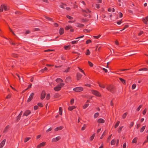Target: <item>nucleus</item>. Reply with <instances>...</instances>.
<instances>
[{"label": "nucleus", "instance_id": "f257e3e1", "mask_svg": "<svg viewBox=\"0 0 148 148\" xmlns=\"http://www.w3.org/2000/svg\"><path fill=\"white\" fill-rule=\"evenodd\" d=\"M64 83H60L54 88V90L56 91H58L61 90V88L64 86Z\"/></svg>", "mask_w": 148, "mask_h": 148}, {"label": "nucleus", "instance_id": "f03ea898", "mask_svg": "<svg viewBox=\"0 0 148 148\" xmlns=\"http://www.w3.org/2000/svg\"><path fill=\"white\" fill-rule=\"evenodd\" d=\"M106 89L112 93H114L115 92V90L114 87L112 86H109L107 87Z\"/></svg>", "mask_w": 148, "mask_h": 148}, {"label": "nucleus", "instance_id": "7ed1b4c3", "mask_svg": "<svg viewBox=\"0 0 148 148\" xmlns=\"http://www.w3.org/2000/svg\"><path fill=\"white\" fill-rule=\"evenodd\" d=\"M83 90V88L81 87H76L73 89V90L76 92H81Z\"/></svg>", "mask_w": 148, "mask_h": 148}, {"label": "nucleus", "instance_id": "20e7f679", "mask_svg": "<svg viewBox=\"0 0 148 148\" xmlns=\"http://www.w3.org/2000/svg\"><path fill=\"white\" fill-rule=\"evenodd\" d=\"M92 92L93 94L95 95L98 97H100L101 96L100 94L99 93V92L97 91L93 90L92 91Z\"/></svg>", "mask_w": 148, "mask_h": 148}, {"label": "nucleus", "instance_id": "39448f33", "mask_svg": "<svg viewBox=\"0 0 148 148\" xmlns=\"http://www.w3.org/2000/svg\"><path fill=\"white\" fill-rule=\"evenodd\" d=\"M34 94V93H32L30 95L29 98H28L27 102H29L31 101L33 98Z\"/></svg>", "mask_w": 148, "mask_h": 148}, {"label": "nucleus", "instance_id": "423d86ee", "mask_svg": "<svg viewBox=\"0 0 148 148\" xmlns=\"http://www.w3.org/2000/svg\"><path fill=\"white\" fill-rule=\"evenodd\" d=\"M61 139V137L60 136H58L56 137V138H53L52 139V142H55L57 141H58Z\"/></svg>", "mask_w": 148, "mask_h": 148}, {"label": "nucleus", "instance_id": "0eeeda50", "mask_svg": "<svg viewBox=\"0 0 148 148\" xmlns=\"http://www.w3.org/2000/svg\"><path fill=\"white\" fill-rule=\"evenodd\" d=\"M45 92L44 90H43L41 94V99L42 100L44 99L45 95Z\"/></svg>", "mask_w": 148, "mask_h": 148}, {"label": "nucleus", "instance_id": "6e6552de", "mask_svg": "<svg viewBox=\"0 0 148 148\" xmlns=\"http://www.w3.org/2000/svg\"><path fill=\"white\" fill-rule=\"evenodd\" d=\"M31 113V112L30 110H26L25 112H24L23 116H27L29 115Z\"/></svg>", "mask_w": 148, "mask_h": 148}, {"label": "nucleus", "instance_id": "1a4fd4ad", "mask_svg": "<svg viewBox=\"0 0 148 148\" xmlns=\"http://www.w3.org/2000/svg\"><path fill=\"white\" fill-rule=\"evenodd\" d=\"M142 21L145 24H147V21L148 22V16H147L146 17L144 18H143Z\"/></svg>", "mask_w": 148, "mask_h": 148}, {"label": "nucleus", "instance_id": "9d476101", "mask_svg": "<svg viewBox=\"0 0 148 148\" xmlns=\"http://www.w3.org/2000/svg\"><path fill=\"white\" fill-rule=\"evenodd\" d=\"M6 141V139H3L1 143L0 144V148H2L4 146Z\"/></svg>", "mask_w": 148, "mask_h": 148}, {"label": "nucleus", "instance_id": "9b49d317", "mask_svg": "<svg viewBox=\"0 0 148 148\" xmlns=\"http://www.w3.org/2000/svg\"><path fill=\"white\" fill-rule=\"evenodd\" d=\"M46 143L45 142H43L39 144L37 146V147L38 148H40L42 147H43L45 145H46Z\"/></svg>", "mask_w": 148, "mask_h": 148}, {"label": "nucleus", "instance_id": "f8f14e48", "mask_svg": "<svg viewBox=\"0 0 148 148\" xmlns=\"http://www.w3.org/2000/svg\"><path fill=\"white\" fill-rule=\"evenodd\" d=\"M82 76V75L79 73H78L77 74V80L80 79Z\"/></svg>", "mask_w": 148, "mask_h": 148}, {"label": "nucleus", "instance_id": "ddd939ff", "mask_svg": "<svg viewBox=\"0 0 148 148\" xmlns=\"http://www.w3.org/2000/svg\"><path fill=\"white\" fill-rule=\"evenodd\" d=\"M63 127L62 126H60L59 127H58L55 129L54 130L55 131H57L58 130H62L63 129Z\"/></svg>", "mask_w": 148, "mask_h": 148}, {"label": "nucleus", "instance_id": "4468645a", "mask_svg": "<svg viewBox=\"0 0 148 148\" xmlns=\"http://www.w3.org/2000/svg\"><path fill=\"white\" fill-rule=\"evenodd\" d=\"M56 81L58 83H62L63 80L60 78H58L56 79Z\"/></svg>", "mask_w": 148, "mask_h": 148}, {"label": "nucleus", "instance_id": "2eb2a0df", "mask_svg": "<svg viewBox=\"0 0 148 148\" xmlns=\"http://www.w3.org/2000/svg\"><path fill=\"white\" fill-rule=\"evenodd\" d=\"M97 122L99 123H104L105 120L102 119L100 118L97 120Z\"/></svg>", "mask_w": 148, "mask_h": 148}, {"label": "nucleus", "instance_id": "dca6fc26", "mask_svg": "<svg viewBox=\"0 0 148 148\" xmlns=\"http://www.w3.org/2000/svg\"><path fill=\"white\" fill-rule=\"evenodd\" d=\"M64 33V30L63 28H60L59 29V34L60 35L63 34Z\"/></svg>", "mask_w": 148, "mask_h": 148}, {"label": "nucleus", "instance_id": "f3484780", "mask_svg": "<svg viewBox=\"0 0 148 148\" xmlns=\"http://www.w3.org/2000/svg\"><path fill=\"white\" fill-rule=\"evenodd\" d=\"M84 26V24L79 23H76V27H83Z\"/></svg>", "mask_w": 148, "mask_h": 148}, {"label": "nucleus", "instance_id": "a211bd4d", "mask_svg": "<svg viewBox=\"0 0 148 148\" xmlns=\"http://www.w3.org/2000/svg\"><path fill=\"white\" fill-rule=\"evenodd\" d=\"M138 138L136 137H135L133 140L132 143H136L137 141Z\"/></svg>", "mask_w": 148, "mask_h": 148}, {"label": "nucleus", "instance_id": "6ab92c4d", "mask_svg": "<svg viewBox=\"0 0 148 148\" xmlns=\"http://www.w3.org/2000/svg\"><path fill=\"white\" fill-rule=\"evenodd\" d=\"M9 128V125H8L7 126L5 127L4 128V129L3 130V133L6 132L8 131V129Z\"/></svg>", "mask_w": 148, "mask_h": 148}, {"label": "nucleus", "instance_id": "aec40b11", "mask_svg": "<svg viewBox=\"0 0 148 148\" xmlns=\"http://www.w3.org/2000/svg\"><path fill=\"white\" fill-rule=\"evenodd\" d=\"M95 136V133H94L92 136L89 139L90 141H92L94 139Z\"/></svg>", "mask_w": 148, "mask_h": 148}, {"label": "nucleus", "instance_id": "412c9836", "mask_svg": "<svg viewBox=\"0 0 148 148\" xmlns=\"http://www.w3.org/2000/svg\"><path fill=\"white\" fill-rule=\"evenodd\" d=\"M72 28V27L71 25H68L66 26L65 27V29L66 30H68Z\"/></svg>", "mask_w": 148, "mask_h": 148}, {"label": "nucleus", "instance_id": "4be33fe9", "mask_svg": "<svg viewBox=\"0 0 148 148\" xmlns=\"http://www.w3.org/2000/svg\"><path fill=\"white\" fill-rule=\"evenodd\" d=\"M75 108V106H69L68 108L69 110L72 111Z\"/></svg>", "mask_w": 148, "mask_h": 148}, {"label": "nucleus", "instance_id": "5701e85b", "mask_svg": "<svg viewBox=\"0 0 148 148\" xmlns=\"http://www.w3.org/2000/svg\"><path fill=\"white\" fill-rule=\"evenodd\" d=\"M119 79L124 84H125V81L124 79L121 77L119 78Z\"/></svg>", "mask_w": 148, "mask_h": 148}, {"label": "nucleus", "instance_id": "b1692460", "mask_svg": "<svg viewBox=\"0 0 148 148\" xmlns=\"http://www.w3.org/2000/svg\"><path fill=\"white\" fill-rule=\"evenodd\" d=\"M123 127V126H121L119 128L118 130V132L119 133H120L122 131V129Z\"/></svg>", "mask_w": 148, "mask_h": 148}, {"label": "nucleus", "instance_id": "393cba45", "mask_svg": "<svg viewBox=\"0 0 148 148\" xmlns=\"http://www.w3.org/2000/svg\"><path fill=\"white\" fill-rule=\"evenodd\" d=\"M3 9H4L5 11H6L9 10V9L6 6H5L4 4H3Z\"/></svg>", "mask_w": 148, "mask_h": 148}, {"label": "nucleus", "instance_id": "a878e982", "mask_svg": "<svg viewBox=\"0 0 148 148\" xmlns=\"http://www.w3.org/2000/svg\"><path fill=\"white\" fill-rule=\"evenodd\" d=\"M148 70V69L146 68H143L142 69H140L138 70L139 71H147Z\"/></svg>", "mask_w": 148, "mask_h": 148}, {"label": "nucleus", "instance_id": "bb28decb", "mask_svg": "<svg viewBox=\"0 0 148 148\" xmlns=\"http://www.w3.org/2000/svg\"><path fill=\"white\" fill-rule=\"evenodd\" d=\"M120 123V122L119 121H117V122L116 123V124L114 126V127L115 128H116L117 127H118V126L119 125V124Z\"/></svg>", "mask_w": 148, "mask_h": 148}, {"label": "nucleus", "instance_id": "cd10ccee", "mask_svg": "<svg viewBox=\"0 0 148 148\" xmlns=\"http://www.w3.org/2000/svg\"><path fill=\"white\" fill-rule=\"evenodd\" d=\"M145 127V126H143L141 128L140 130V132H143L144 130Z\"/></svg>", "mask_w": 148, "mask_h": 148}, {"label": "nucleus", "instance_id": "c85d7f7f", "mask_svg": "<svg viewBox=\"0 0 148 148\" xmlns=\"http://www.w3.org/2000/svg\"><path fill=\"white\" fill-rule=\"evenodd\" d=\"M59 114L60 115L62 114V110L61 107H60L59 108Z\"/></svg>", "mask_w": 148, "mask_h": 148}, {"label": "nucleus", "instance_id": "c756f323", "mask_svg": "<svg viewBox=\"0 0 148 148\" xmlns=\"http://www.w3.org/2000/svg\"><path fill=\"white\" fill-rule=\"evenodd\" d=\"M31 138L30 137H28L26 138L24 141V143H26L27 141H28Z\"/></svg>", "mask_w": 148, "mask_h": 148}, {"label": "nucleus", "instance_id": "7c9ffc66", "mask_svg": "<svg viewBox=\"0 0 148 148\" xmlns=\"http://www.w3.org/2000/svg\"><path fill=\"white\" fill-rule=\"evenodd\" d=\"M111 145H114L115 143V140L114 139L112 140L111 142Z\"/></svg>", "mask_w": 148, "mask_h": 148}, {"label": "nucleus", "instance_id": "2f4dec72", "mask_svg": "<svg viewBox=\"0 0 148 148\" xmlns=\"http://www.w3.org/2000/svg\"><path fill=\"white\" fill-rule=\"evenodd\" d=\"M47 70V69L46 67H45L43 69L41 70L40 71V72L43 73L45 71H46Z\"/></svg>", "mask_w": 148, "mask_h": 148}, {"label": "nucleus", "instance_id": "473e14b6", "mask_svg": "<svg viewBox=\"0 0 148 148\" xmlns=\"http://www.w3.org/2000/svg\"><path fill=\"white\" fill-rule=\"evenodd\" d=\"M89 105V104L88 103L84 105V106H83V109H85Z\"/></svg>", "mask_w": 148, "mask_h": 148}, {"label": "nucleus", "instance_id": "72a5a7b5", "mask_svg": "<svg viewBox=\"0 0 148 148\" xmlns=\"http://www.w3.org/2000/svg\"><path fill=\"white\" fill-rule=\"evenodd\" d=\"M99 86V87L101 88H105V86L103 84H100L99 83H98Z\"/></svg>", "mask_w": 148, "mask_h": 148}, {"label": "nucleus", "instance_id": "f704fd0d", "mask_svg": "<svg viewBox=\"0 0 148 148\" xmlns=\"http://www.w3.org/2000/svg\"><path fill=\"white\" fill-rule=\"evenodd\" d=\"M82 11L83 12H85L86 13H88V12H90L91 11H90V10H89L88 9H87V10H82Z\"/></svg>", "mask_w": 148, "mask_h": 148}, {"label": "nucleus", "instance_id": "c9c22d12", "mask_svg": "<svg viewBox=\"0 0 148 148\" xmlns=\"http://www.w3.org/2000/svg\"><path fill=\"white\" fill-rule=\"evenodd\" d=\"M99 115V113L98 112L95 113L94 115V117L95 118H97Z\"/></svg>", "mask_w": 148, "mask_h": 148}, {"label": "nucleus", "instance_id": "e433bc0d", "mask_svg": "<svg viewBox=\"0 0 148 148\" xmlns=\"http://www.w3.org/2000/svg\"><path fill=\"white\" fill-rule=\"evenodd\" d=\"M86 127V125L84 124L83 126L82 127V128H81V130L82 131L84 130Z\"/></svg>", "mask_w": 148, "mask_h": 148}, {"label": "nucleus", "instance_id": "4c0bfd02", "mask_svg": "<svg viewBox=\"0 0 148 148\" xmlns=\"http://www.w3.org/2000/svg\"><path fill=\"white\" fill-rule=\"evenodd\" d=\"M90 52L89 49H87L86 53V54L87 55H89L90 54Z\"/></svg>", "mask_w": 148, "mask_h": 148}, {"label": "nucleus", "instance_id": "58836bf2", "mask_svg": "<svg viewBox=\"0 0 148 148\" xmlns=\"http://www.w3.org/2000/svg\"><path fill=\"white\" fill-rule=\"evenodd\" d=\"M50 97V96L49 94H48L46 97V98L47 100L49 99Z\"/></svg>", "mask_w": 148, "mask_h": 148}, {"label": "nucleus", "instance_id": "ea45409f", "mask_svg": "<svg viewBox=\"0 0 148 148\" xmlns=\"http://www.w3.org/2000/svg\"><path fill=\"white\" fill-rule=\"evenodd\" d=\"M142 107V105H140L138 107V108L136 109V110L137 111H138Z\"/></svg>", "mask_w": 148, "mask_h": 148}, {"label": "nucleus", "instance_id": "a19ab883", "mask_svg": "<svg viewBox=\"0 0 148 148\" xmlns=\"http://www.w3.org/2000/svg\"><path fill=\"white\" fill-rule=\"evenodd\" d=\"M3 4L1 5V6L0 7V12H2L3 11Z\"/></svg>", "mask_w": 148, "mask_h": 148}, {"label": "nucleus", "instance_id": "79ce46f5", "mask_svg": "<svg viewBox=\"0 0 148 148\" xmlns=\"http://www.w3.org/2000/svg\"><path fill=\"white\" fill-rule=\"evenodd\" d=\"M21 117V115L19 114L18 116L16 117V120L17 121H18L20 119V118Z\"/></svg>", "mask_w": 148, "mask_h": 148}, {"label": "nucleus", "instance_id": "37998d69", "mask_svg": "<svg viewBox=\"0 0 148 148\" xmlns=\"http://www.w3.org/2000/svg\"><path fill=\"white\" fill-rule=\"evenodd\" d=\"M70 80V78L69 77H67L66 79L65 80L66 82H69Z\"/></svg>", "mask_w": 148, "mask_h": 148}, {"label": "nucleus", "instance_id": "c03bdc74", "mask_svg": "<svg viewBox=\"0 0 148 148\" xmlns=\"http://www.w3.org/2000/svg\"><path fill=\"white\" fill-rule=\"evenodd\" d=\"M134 125V123L133 122H131L130 125L129 127L130 128H131L132 126H133Z\"/></svg>", "mask_w": 148, "mask_h": 148}, {"label": "nucleus", "instance_id": "a18cd8bd", "mask_svg": "<svg viewBox=\"0 0 148 148\" xmlns=\"http://www.w3.org/2000/svg\"><path fill=\"white\" fill-rule=\"evenodd\" d=\"M101 36L100 35H99L97 36H93V37L95 39H98Z\"/></svg>", "mask_w": 148, "mask_h": 148}, {"label": "nucleus", "instance_id": "49530a36", "mask_svg": "<svg viewBox=\"0 0 148 148\" xmlns=\"http://www.w3.org/2000/svg\"><path fill=\"white\" fill-rule=\"evenodd\" d=\"M78 41V40H74L72 42H71V43H72L73 44H76L77 43V41Z\"/></svg>", "mask_w": 148, "mask_h": 148}, {"label": "nucleus", "instance_id": "de8ad7c7", "mask_svg": "<svg viewBox=\"0 0 148 148\" xmlns=\"http://www.w3.org/2000/svg\"><path fill=\"white\" fill-rule=\"evenodd\" d=\"M136 84H133L132 86V90L136 88Z\"/></svg>", "mask_w": 148, "mask_h": 148}, {"label": "nucleus", "instance_id": "09e8293b", "mask_svg": "<svg viewBox=\"0 0 148 148\" xmlns=\"http://www.w3.org/2000/svg\"><path fill=\"white\" fill-rule=\"evenodd\" d=\"M88 64L89 65L90 67H92L93 66V64L91 62H90L89 61H88Z\"/></svg>", "mask_w": 148, "mask_h": 148}, {"label": "nucleus", "instance_id": "8fccbe9b", "mask_svg": "<svg viewBox=\"0 0 148 148\" xmlns=\"http://www.w3.org/2000/svg\"><path fill=\"white\" fill-rule=\"evenodd\" d=\"M74 99H72L71 101H70V103L71 105H73L74 103Z\"/></svg>", "mask_w": 148, "mask_h": 148}, {"label": "nucleus", "instance_id": "3c124183", "mask_svg": "<svg viewBox=\"0 0 148 148\" xmlns=\"http://www.w3.org/2000/svg\"><path fill=\"white\" fill-rule=\"evenodd\" d=\"M127 115V113H124L122 116V118L123 119H125Z\"/></svg>", "mask_w": 148, "mask_h": 148}, {"label": "nucleus", "instance_id": "603ef678", "mask_svg": "<svg viewBox=\"0 0 148 148\" xmlns=\"http://www.w3.org/2000/svg\"><path fill=\"white\" fill-rule=\"evenodd\" d=\"M66 17L69 19L72 20L73 19V17L69 15L66 16Z\"/></svg>", "mask_w": 148, "mask_h": 148}, {"label": "nucleus", "instance_id": "864d4df0", "mask_svg": "<svg viewBox=\"0 0 148 148\" xmlns=\"http://www.w3.org/2000/svg\"><path fill=\"white\" fill-rule=\"evenodd\" d=\"M44 17L46 19H47V20L51 21L52 20L51 18L48 17L46 16H45Z\"/></svg>", "mask_w": 148, "mask_h": 148}, {"label": "nucleus", "instance_id": "5fc2aeb1", "mask_svg": "<svg viewBox=\"0 0 148 148\" xmlns=\"http://www.w3.org/2000/svg\"><path fill=\"white\" fill-rule=\"evenodd\" d=\"M91 42V40H86V44H88L90 43Z\"/></svg>", "mask_w": 148, "mask_h": 148}, {"label": "nucleus", "instance_id": "6e6d98bb", "mask_svg": "<svg viewBox=\"0 0 148 148\" xmlns=\"http://www.w3.org/2000/svg\"><path fill=\"white\" fill-rule=\"evenodd\" d=\"M78 69H79V70L80 71V72H81L82 73H83V74L84 75H85V73L84 72V71H83V70L82 69H80L79 67H78Z\"/></svg>", "mask_w": 148, "mask_h": 148}, {"label": "nucleus", "instance_id": "4d7b16f0", "mask_svg": "<svg viewBox=\"0 0 148 148\" xmlns=\"http://www.w3.org/2000/svg\"><path fill=\"white\" fill-rule=\"evenodd\" d=\"M128 27V25H125V26H124L123 28V29H122V30H121V31H123V30H124L125 29H126V28H127Z\"/></svg>", "mask_w": 148, "mask_h": 148}, {"label": "nucleus", "instance_id": "13d9d810", "mask_svg": "<svg viewBox=\"0 0 148 148\" xmlns=\"http://www.w3.org/2000/svg\"><path fill=\"white\" fill-rule=\"evenodd\" d=\"M70 69V67H68L67 69L65 70L64 71V72H66V73H67V72H68L69 70V69Z\"/></svg>", "mask_w": 148, "mask_h": 148}, {"label": "nucleus", "instance_id": "bf43d9fd", "mask_svg": "<svg viewBox=\"0 0 148 148\" xmlns=\"http://www.w3.org/2000/svg\"><path fill=\"white\" fill-rule=\"evenodd\" d=\"M146 112V109L145 108L142 112L143 114V115H144L145 114Z\"/></svg>", "mask_w": 148, "mask_h": 148}, {"label": "nucleus", "instance_id": "052dcab7", "mask_svg": "<svg viewBox=\"0 0 148 148\" xmlns=\"http://www.w3.org/2000/svg\"><path fill=\"white\" fill-rule=\"evenodd\" d=\"M37 105L38 106L40 107H43V105L42 104V103H38Z\"/></svg>", "mask_w": 148, "mask_h": 148}, {"label": "nucleus", "instance_id": "680f3d73", "mask_svg": "<svg viewBox=\"0 0 148 148\" xmlns=\"http://www.w3.org/2000/svg\"><path fill=\"white\" fill-rule=\"evenodd\" d=\"M52 130V128L51 127H50L46 131V132H49L51 131Z\"/></svg>", "mask_w": 148, "mask_h": 148}, {"label": "nucleus", "instance_id": "e2e57ef3", "mask_svg": "<svg viewBox=\"0 0 148 148\" xmlns=\"http://www.w3.org/2000/svg\"><path fill=\"white\" fill-rule=\"evenodd\" d=\"M82 21L83 22H87L88 21V20L83 18L82 19Z\"/></svg>", "mask_w": 148, "mask_h": 148}, {"label": "nucleus", "instance_id": "0e129e2a", "mask_svg": "<svg viewBox=\"0 0 148 148\" xmlns=\"http://www.w3.org/2000/svg\"><path fill=\"white\" fill-rule=\"evenodd\" d=\"M126 143H124V144L123 145V148H126Z\"/></svg>", "mask_w": 148, "mask_h": 148}, {"label": "nucleus", "instance_id": "69168bd1", "mask_svg": "<svg viewBox=\"0 0 148 148\" xmlns=\"http://www.w3.org/2000/svg\"><path fill=\"white\" fill-rule=\"evenodd\" d=\"M119 17L120 18H121L123 16V14L121 12H120L119 13Z\"/></svg>", "mask_w": 148, "mask_h": 148}, {"label": "nucleus", "instance_id": "338daca9", "mask_svg": "<svg viewBox=\"0 0 148 148\" xmlns=\"http://www.w3.org/2000/svg\"><path fill=\"white\" fill-rule=\"evenodd\" d=\"M143 33V31H140L138 33V35L140 36Z\"/></svg>", "mask_w": 148, "mask_h": 148}, {"label": "nucleus", "instance_id": "774afa93", "mask_svg": "<svg viewBox=\"0 0 148 148\" xmlns=\"http://www.w3.org/2000/svg\"><path fill=\"white\" fill-rule=\"evenodd\" d=\"M102 70H103L105 73H107L108 72V70L107 69H106L105 68H103Z\"/></svg>", "mask_w": 148, "mask_h": 148}]
</instances>
